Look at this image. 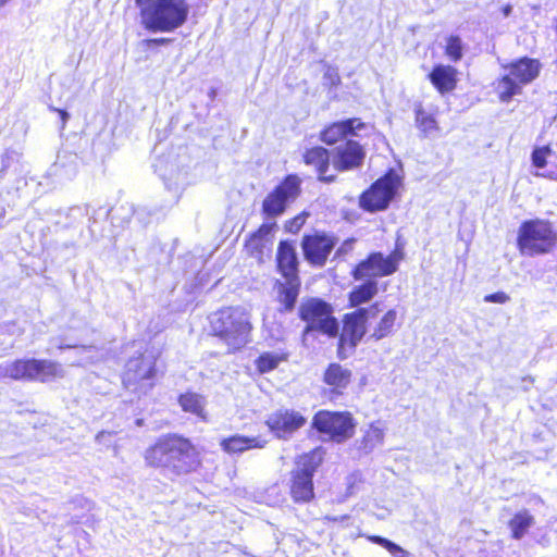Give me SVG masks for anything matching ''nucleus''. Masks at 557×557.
Instances as JSON below:
<instances>
[{
    "label": "nucleus",
    "mask_w": 557,
    "mask_h": 557,
    "mask_svg": "<svg viewBox=\"0 0 557 557\" xmlns=\"http://www.w3.org/2000/svg\"><path fill=\"white\" fill-rule=\"evenodd\" d=\"M145 460L149 466L169 468L178 474L189 473L199 465L195 446L175 434L160 437L146 450Z\"/></svg>",
    "instance_id": "1"
},
{
    "label": "nucleus",
    "mask_w": 557,
    "mask_h": 557,
    "mask_svg": "<svg viewBox=\"0 0 557 557\" xmlns=\"http://www.w3.org/2000/svg\"><path fill=\"white\" fill-rule=\"evenodd\" d=\"M141 24L150 32H172L182 26L188 14L185 0H135Z\"/></svg>",
    "instance_id": "2"
},
{
    "label": "nucleus",
    "mask_w": 557,
    "mask_h": 557,
    "mask_svg": "<svg viewBox=\"0 0 557 557\" xmlns=\"http://www.w3.org/2000/svg\"><path fill=\"white\" fill-rule=\"evenodd\" d=\"M210 322L214 334L232 351L243 348L250 342V314L242 307L223 308L211 317Z\"/></svg>",
    "instance_id": "3"
},
{
    "label": "nucleus",
    "mask_w": 557,
    "mask_h": 557,
    "mask_svg": "<svg viewBox=\"0 0 557 557\" xmlns=\"http://www.w3.org/2000/svg\"><path fill=\"white\" fill-rule=\"evenodd\" d=\"M134 346H138L136 349L138 356L127 360L123 374V385L128 392L140 397L154 386L156 356L148 354L147 350L143 351L141 343H134Z\"/></svg>",
    "instance_id": "4"
},
{
    "label": "nucleus",
    "mask_w": 557,
    "mask_h": 557,
    "mask_svg": "<svg viewBox=\"0 0 557 557\" xmlns=\"http://www.w3.org/2000/svg\"><path fill=\"white\" fill-rule=\"evenodd\" d=\"M381 312L380 302L346 313L343 319V330L339 335L337 354L341 359L351 355L367 334V323Z\"/></svg>",
    "instance_id": "5"
},
{
    "label": "nucleus",
    "mask_w": 557,
    "mask_h": 557,
    "mask_svg": "<svg viewBox=\"0 0 557 557\" xmlns=\"http://www.w3.org/2000/svg\"><path fill=\"white\" fill-rule=\"evenodd\" d=\"M64 374L62 366L50 360L18 359L0 364V380L49 382Z\"/></svg>",
    "instance_id": "6"
},
{
    "label": "nucleus",
    "mask_w": 557,
    "mask_h": 557,
    "mask_svg": "<svg viewBox=\"0 0 557 557\" xmlns=\"http://www.w3.org/2000/svg\"><path fill=\"white\" fill-rule=\"evenodd\" d=\"M323 460L321 449L300 456L289 474V493L295 503H309L314 497L313 475Z\"/></svg>",
    "instance_id": "7"
},
{
    "label": "nucleus",
    "mask_w": 557,
    "mask_h": 557,
    "mask_svg": "<svg viewBox=\"0 0 557 557\" xmlns=\"http://www.w3.org/2000/svg\"><path fill=\"white\" fill-rule=\"evenodd\" d=\"M557 242L550 222L535 219L524 221L518 231L517 244L522 255L536 256L549 252Z\"/></svg>",
    "instance_id": "8"
},
{
    "label": "nucleus",
    "mask_w": 557,
    "mask_h": 557,
    "mask_svg": "<svg viewBox=\"0 0 557 557\" xmlns=\"http://www.w3.org/2000/svg\"><path fill=\"white\" fill-rule=\"evenodd\" d=\"M504 67L508 74L500 78L498 89L500 100L507 102L521 92L522 85H528L539 77L542 64L537 59L523 57Z\"/></svg>",
    "instance_id": "9"
},
{
    "label": "nucleus",
    "mask_w": 557,
    "mask_h": 557,
    "mask_svg": "<svg viewBox=\"0 0 557 557\" xmlns=\"http://www.w3.org/2000/svg\"><path fill=\"white\" fill-rule=\"evenodd\" d=\"M312 428L335 443H343L354 435L356 422L347 411L320 410L312 419Z\"/></svg>",
    "instance_id": "10"
},
{
    "label": "nucleus",
    "mask_w": 557,
    "mask_h": 557,
    "mask_svg": "<svg viewBox=\"0 0 557 557\" xmlns=\"http://www.w3.org/2000/svg\"><path fill=\"white\" fill-rule=\"evenodd\" d=\"M400 185V177L389 170L384 176L375 181L369 189L360 196V207L369 212L381 211L388 207Z\"/></svg>",
    "instance_id": "11"
},
{
    "label": "nucleus",
    "mask_w": 557,
    "mask_h": 557,
    "mask_svg": "<svg viewBox=\"0 0 557 557\" xmlns=\"http://www.w3.org/2000/svg\"><path fill=\"white\" fill-rule=\"evenodd\" d=\"M401 258L403 253L398 250L388 256H384L382 252H372L355 267L351 275L356 281L375 280L376 277L392 275L397 271Z\"/></svg>",
    "instance_id": "12"
},
{
    "label": "nucleus",
    "mask_w": 557,
    "mask_h": 557,
    "mask_svg": "<svg viewBox=\"0 0 557 557\" xmlns=\"http://www.w3.org/2000/svg\"><path fill=\"white\" fill-rule=\"evenodd\" d=\"M301 181L296 174L287 175L263 200L262 212L267 219H275L284 213L289 202L300 194Z\"/></svg>",
    "instance_id": "13"
},
{
    "label": "nucleus",
    "mask_w": 557,
    "mask_h": 557,
    "mask_svg": "<svg viewBox=\"0 0 557 557\" xmlns=\"http://www.w3.org/2000/svg\"><path fill=\"white\" fill-rule=\"evenodd\" d=\"M336 243V237L325 233L305 235L301 240L305 259L313 265L323 267Z\"/></svg>",
    "instance_id": "14"
},
{
    "label": "nucleus",
    "mask_w": 557,
    "mask_h": 557,
    "mask_svg": "<svg viewBox=\"0 0 557 557\" xmlns=\"http://www.w3.org/2000/svg\"><path fill=\"white\" fill-rule=\"evenodd\" d=\"M366 157L363 147L355 140L339 145L333 152V166L337 171H348L361 166Z\"/></svg>",
    "instance_id": "15"
},
{
    "label": "nucleus",
    "mask_w": 557,
    "mask_h": 557,
    "mask_svg": "<svg viewBox=\"0 0 557 557\" xmlns=\"http://www.w3.org/2000/svg\"><path fill=\"white\" fill-rule=\"evenodd\" d=\"M306 423V419L295 410L281 409L272 413L267 424L280 438H287Z\"/></svg>",
    "instance_id": "16"
},
{
    "label": "nucleus",
    "mask_w": 557,
    "mask_h": 557,
    "mask_svg": "<svg viewBox=\"0 0 557 557\" xmlns=\"http://www.w3.org/2000/svg\"><path fill=\"white\" fill-rule=\"evenodd\" d=\"M385 430L381 421L370 423L367 429H361L362 436L355 441L352 449L359 457L371 454L374 449L383 445Z\"/></svg>",
    "instance_id": "17"
},
{
    "label": "nucleus",
    "mask_w": 557,
    "mask_h": 557,
    "mask_svg": "<svg viewBox=\"0 0 557 557\" xmlns=\"http://www.w3.org/2000/svg\"><path fill=\"white\" fill-rule=\"evenodd\" d=\"M154 171L169 190L177 191L187 184V171L175 162L159 160L154 164Z\"/></svg>",
    "instance_id": "18"
},
{
    "label": "nucleus",
    "mask_w": 557,
    "mask_h": 557,
    "mask_svg": "<svg viewBox=\"0 0 557 557\" xmlns=\"http://www.w3.org/2000/svg\"><path fill=\"white\" fill-rule=\"evenodd\" d=\"M366 124L360 119H348L335 122L321 132V140L326 145H333L348 135H358Z\"/></svg>",
    "instance_id": "19"
},
{
    "label": "nucleus",
    "mask_w": 557,
    "mask_h": 557,
    "mask_svg": "<svg viewBox=\"0 0 557 557\" xmlns=\"http://www.w3.org/2000/svg\"><path fill=\"white\" fill-rule=\"evenodd\" d=\"M306 165L312 166L318 173V180L323 183H332L335 175H327L330 168V152L323 147L307 149L302 156Z\"/></svg>",
    "instance_id": "20"
},
{
    "label": "nucleus",
    "mask_w": 557,
    "mask_h": 557,
    "mask_svg": "<svg viewBox=\"0 0 557 557\" xmlns=\"http://www.w3.org/2000/svg\"><path fill=\"white\" fill-rule=\"evenodd\" d=\"M267 441L261 436H245L235 434L222 438L220 446L222 450L228 455H240L253 448H263Z\"/></svg>",
    "instance_id": "21"
},
{
    "label": "nucleus",
    "mask_w": 557,
    "mask_h": 557,
    "mask_svg": "<svg viewBox=\"0 0 557 557\" xmlns=\"http://www.w3.org/2000/svg\"><path fill=\"white\" fill-rule=\"evenodd\" d=\"M277 268L283 277H299L298 258L293 243L282 240L276 253Z\"/></svg>",
    "instance_id": "22"
},
{
    "label": "nucleus",
    "mask_w": 557,
    "mask_h": 557,
    "mask_svg": "<svg viewBox=\"0 0 557 557\" xmlns=\"http://www.w3.org/2000/svg\"><path fill=\"white\" fill-rule=\"evenodd\" d=\"M429 78L436 90L443 95L456 88L457 70L451 65L437 64L429 74Z\"/></svg>",
    "instance_id": "23"
},
{
    "label": "nucleus",
    "mask_w": 557,
    "mask_h": 557,
    "mask_svg": "<svg viewBox=\"0 0 557 557\" xmlns=\"http://www.w3.org/2000/svg\"><path fill=\"white\" fill-rule=\"evenodd\" d=\"M285 282H276L277 299L282 305L284 311H292L295 308L299 289L300 278L299 277H284Z\"/></svg>",
    "instance_id": "24"
},
{
    "label": "nucleus",
    "mask_w": 557,
    "mask_h": 557,
    "mask_svg": "<svg viewBox=\"0 0 557 557\" xmlns=\"http://www.w3.org/2000/svg\"><path fill=\"white\" fill-rule=\"evenodd\" d=\"M379 292L377 282L368 280L364 283L355 286L348 295L350 308H361L363 304L371 301Z\"/></svg>",
    "instance_id": "25"
},
{
    "label": "nucleus",
    "mask_w": 557,
    "mask_h": 557,
    "mask_svg": "<svg viewBox=\"0 0 557 557\" xmlns=\"http://www.w3.org/2000/svg\"><path fill=\"white\" fill-rule=\"evenodd\" d=\"M312 332H320L330 337L336 336L338 333V322L332 313L314 319L306 325L302 333L304 341H306Z\"/></svg>",
    "instance_id": "26"
},
{
    "label": "nucleus",
    "mask_w": 557,
    "mask_h": 557,
    "mask_svg": "<svg viewBox=\"0 0 557 557\" xmlns=\"http://www.w3.org/2000/svg\"><path fill=\"white\" fill-rule=\"evenodd\" d=\"M397 311L395 309L387 310L374 325L369 339L379 342L385 337L392 336L396 331Z\"/></svg>",
    "instance_id": "27"
},
{
    "label": "nucleus",
    "mask_w": 557,
    "mask_h": 557,
    "mask_svg": "<svg viewBox=\"0 0 557 557\" xmlns=\"http://www.w3.org/2000/svg\"><path fill=\"white\" fill-rule=\"evenodd\" d=\"M350 380L351 371L338 363H331L324 373V382L335 389L346 388Z\"/></svg>",
    "instance_id": "28"
},
{
    "label": "nucleus",
    "mask_w": 557,
    "mask_h": 557,
    "mask_svg": "<svg viewBox=\"0 0 557 557\" xmlns=\"http://www.w3.org/2000/svg\"><path fill=\"white\" fill-rule=\"evenodd\" d=\"M289 354L283 349L264 351L256 360L255 364L259 373L264 374L275 370L280 363L286 361Z\"/></svg>",
    "instance_id": "29"
},
{
    "label": "nucleus",
    "mask_w": 557,
    "mask_h": 557,
    "mask_svg": "<svg viewBox=\"0 0 557 557\" xmlns=\"http://www.w3.org/2000/svg\"><path fill=\"white\" fill-rule=\"evenodd\" d=\"M332 308L329 304L320 299H311L302 304L299 308V317L307 324L324 314H331Z\"/></svg>",
    "instance_id": "30"
},
{
    "label": "nucleus",
    "mask_w": 557,
    "mask_h": 557,
    "mask_svg": "<svg viewBox=\"0 0 557 557\" xmlns=\"http://www.w3.org/2000/svg\"><path fill=\"white\" fill-rule=\"evenodd\" d=\"M534 523L535 519L529 510L522 509L513 515L508 522V527L511 531V536L515 540H521Z\"/></svg>",
    "instance_id": "31"
},
{
    "label": "nucleus",
    "mask_w": 557,
    "mask_h": 557,
    "mask_svg": "<svg viewBox=\"0 0 557 557\" xmlns=\"http://www.w3.org/2000/svg\"><path fill=\"white\" fill-rule=\"evenodd\" d=\"M92 508V502L83 496H76L74 499H72V511H77L76 513H72V523H90L94 517L91 513Z\"/></svg>",
    "instance_id": "32"
},
{
    "label": "nucleus",
    "mask_w": 557,
    "mask_h": 557,
    "mask_svg": "<svg viewBox=\"0 0 557 557\" xmlns=\"http://www.w3.org/2000/svg\"><path fill=\"white\" fill-rule=\"evenodd\" d=\"M178 403L184 411L190 412L202 420L206 419L205 398L201 395L188 392L180 396Z\"/></svg>",
    "instance_id": "33"
},
{
    "label": "nucleus",
    "mask_w": 557,
    "mask_h": 557,
    "mask_svg": "<svg viewBox=\"0 0 557 557\" xmlns=\"http://www.w3.org/2000/svg\"><path fill=\"white\" fill-rule=\"evenodd\" d=\"M83 211H85V214L87 216L88 227L92 235H95L97 232L95 228V225L98 223V221L106 220L111 212L106 207L95 208L89 205H86L84 208H82V207L72 208V214L75 213V215L83 214Z\"/></svg>",
    "instance_id": "34"
},
{
    "label": "nucleus",
    "mask_w": 557,
    "mask_h": 557,
    "mask_svg": "<svg viewBox=\"0 0 557 557\" xmlns=\"http://www.w3.org/2000/svg\"><path fill=\"white\" fill-rule=\"evenodd\" d=\"M416 124L424 136H430L438 129L434 115L426 112L422 107L416 109Z\"/></svg>",
    "instance_id": "35"
},
{
    "label": "nucleus",
    "mask_w": 557,
    "mask_h": 557,
    "mask_svg": "<svg viewBox=\"0 0 557 557\" xmlns=\"http://www.w3.org/2000/svg\"><path fill=\"white\" fill-rule=\"evenodd\" d=\"M463 48L465 45L459 36L450 35L449 37H447L445 45V54L450 61L455 63L460 61L463 55Z\"/></svg>",
    "instance_id": "36"
},
{
    "label": "nucleus",
    "mask_w": 557,
    "mask_h": 557,
    "mask_svg": "<svg viewBox=\"0 0 557 557\" xmlns=\"http://www.w3.org/2000/svg\"><path fill=\"white\" fill-rule=\"evenodd\" d=\"M369 541L384 547L393 557H409V552L405 550L398 544L380 535L368 536Z\"/></svg>",
    "instance_id": "37"
},
{
    "label": "nucleus",
    "mask_w": 557,
    "mask_h": 557,
    "mask_svg": "<svg viewBox=\"0 0 557 557\" xmlns=\"http://www.w3.org/2000/svg\"><path fill=\"white\" fill-rule=\"evenodd\" d=\"M554 154L549 146L536 147L531 154L532 165L536 169H544L547 165V160Z\"/></svg>",
    "instance_id": "38"
},
{
    "label": "nucleus",
    "mask_w": 557,
    "mask_h": 557,
    "mask_svg": "<svg viewBox=\"0 0 557 557\" xmlns=\"http://www.w3.org/2000/svg\"><path fill=\"white\" fill-rule=\"evenodd\" d=\"M116 433L111 431H101L96 435V442L99 445L110 447L115 444Z\"/></svg>",
    "instance_id": "39"
},
{
    "label": "nucleus",
    "mask_w": 557,
    "mask_h": 557,
    "mask_svg": "<svg viewBox=\"0 0 557 557\" xmlns=\"http://www.w3.org/2000/svg\"><path fill=\"white\" fill-rule=\"evenodd\" d=\"M75 352V355L83 354L85 357L82 358V361L84 362H94L95 356H94V348L90 347H77L72 345V355Z\"/></svg>",
    "instance_id": "40"
},
{
    "label": "nucleus",
    "mask_w": 557,
    "mask_h": 557,
    "mask_svg": "<svg viewBox=\"0 0 557 557\" xmlns=\"http://www.w3.org/2000/svg\"><path fill=\"white\" fill-rule=\"evenodd\" d=\"M324 81L332 87L341 83V77L336 69L329 66L324 72Z\"/></svg>",
    "instance_id": "41"
},
{
    "label": "nucleus",
    "mask_w": 557,
    "mask_h": 557,
    "mask_svg": "<svg viewBox=\"0 0 557 557\" xmlns=\"http://www.w3.org/2000/svg\"><path fill=\"white\" fill-rule=\"evenodd\" d=\"M509 300V296L503 292L493 293L484 297V301L493 304H505Z\"/></svg>",
    "instance_id": "42"
},
{
    "label": "nucleus",
    "mask_w": 557,
    "mask_h": 557,
    "mask_svg": "<svg viewBox=\"0 0 557 557\" xmlns=\"http://www.w3.org/2000/svg\"><path fill=\"white\" fill-rule=\"evenodd\" d=\"M354 239H347L345 240L341 247L337 248L335 256L341 257L347 252H349L352 249Z\"/></svg>",
    "instance_id": "43"
},
{
    "label": "nucleus",
    "mask_w": 557,
    "mask_h": 557,
    "mask_svg": "<svg viewBox=\"0 0 557 557\" xmlns=\"http://www.w3.org/2000/svg\"><path fill=\"white\" fill-rule=\"evenodd\" d=\"M53 110L55 112H58L59 116H60V121H61V131H63L65 128V125H66V120H67V111L66 109H55L53 108Z\"/></svg>",
    "instance_id": "44"
},
{
    "label": "nucleus",
    "mask_w": 557,
    "mask_h": 557,
    "mask_svg": "<svg viewBox=\"0 0 557 557\" xmlns=\"http://www.w3.org/2000/svg\"><path fill=\"white\" fill-rule=\"evenodd\" d=\"M120 210L125 211V213H126L125 218H126V216H129V214H133V215H139V211L134 210L132 207H129V208L121 207V208H119V209H114V210H113L112 219H114V218H115V215L119 213V211H120Z\"/></svg>",
    "instance_id": "45"
},
{
    "label": "nucleus",
    "mask_w": 557,
    "mask_h": 557,
    "mask_svg": "<svg viewBox=\"0 0 557 557\" xmlns=\"http://www.w3.org/2000/svg\"><path fill=\"white\" fill-rule=\"evenodd\" d=\"M535 175L536 176H542V177H548V178H552V180H557V172H553V171L536 173Z\"/></svg>",
    "instance_id": "46"
},
{
    "label": "nucleus",
    "mask_w": 557,
    "mask_h": 557,
    "mask_svg": "<svg viewBox=\"0 0 557 557\" xmlns=\"http://www.w3.org/2000/svg\"><path fill=\"white\" fill-rule=\"evenodd\" d=\"M326 518L333 522H344L349 519V516L344 515V516H334V517H326Z\"/></svg>",
    "instance_id": "47"
},
{
    "label": "nucleus",
    "mask_w": 557,
    "mask_h": 557,
    "mask_svg": "<svg viewBox=\"0 0 557 557\" xmlns=\"http://www.w3.org/2000/svg\"><path fill=\"white\" fill-rule=\"evenodd\" d=\"M273 226L274 224H263L260 226L258 232L260 234H269L272 231Z\"/></svg>",
    "instance_id": "48"
},
{
    "label": "nucleus",
    "mask_w": 557,
    "mask_h": 557,
    "mask_svg": "<svg viewBox=\"0 0 557 557\" xmlns=\"http://www.w3.org/2000/svg\"><path fill=\"white\" fill-rule=\"evenodd\" d=\"M511 11H512L511 5H506V7H504V9H503V13H504V15H505V16H509V15H510V13H511Z\"/></svg>",
    "instance_id": "49"
},
{
    "label": "nucleus",
    "mask_w": 557,
    "mask_h": 557,
    "mask_svg": "<svg viewBox=\"0 0 557 557\" xmlns=\"http://www.w3.org/2000/svg\"><path fill=\"white\" fill-rule=\"evenodd\" d=\"M72 534H75V536H78L79 534L87 535L86 531L78 529L72 530Z\"/></svg>",
    "instance_id": "50"
},
{
    "label": "nucleus",
    "mask_w": 557,
    "mask_h": 557,
    "mask_svg": "<svg viewBox=\"0 0 557 557\" xmlns=\"http://www.w3.org/2000/svg\"><path fill=\"white\" fill-rule=\"evenodd\" d=\"M152 41L156 44H164V42H168L169 40L165 38H161V39H153Z\"/></svg>",
    "instance_id": "51"
},
{
    "label": "nucleus",
    "mask_w": 557,
    "mask_h": 557,
    "mask_svg": "<svg viewBox=\"0 0 557 557\" xmlns=\"http://www.w3.org/2000/svg\"><path fill=\"white\" fill-rule=\"evenodd\" d=\"M10 0H0V8L4 7Z\"/></svg>",
    "instance_id": "52"
},
{
    "label": "nucleus",
    "mask_w": 557,
    "mask_h": 557,
    "mask_svg": "<svg viewBox=\"0 0 557 557\" xmlns=\"http://www.w3.org/2000/svg\"><path fill=\"white\" fill-rule=\"evenodd\" d=\"M534 499H535L536 504H542L543 503L542 498H540V497H534Z\"/></svg>",
    "instance_id": "53"
},
{
    "label": "nucleus",
    "mask_w": 557,
    "mask_h": 557,
    "mask_svg": "<svg viewBox=\"0 0 557 557\" xmlns=\"http://www.w3.org/2000/svg\"><path fill=\"white\" fill-rule=\"evenodd\" d=\"M141 422H143V420H141V419H137V420H136L137 425H141Z\"/></svg>",
    "instance_id": "54"
}]
</instances>
